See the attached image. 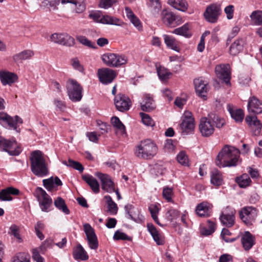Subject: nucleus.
I'll return each instance as SVG.
<instances>
[{
    "label": "nucleus",
    "instance_id": "nucleus-1",
    "mask_svg": "<svg viewBox=\"0 0 262 262\" xmlns=\"http://www.w3.org/2000/svg\"><path fill=\"white\" fill-rule=\"evenodd\" d=\"M240 151L235 147L226 145L219 152L215 163L220 167L236 166L240 161Z\"/></svg>",
    "mask_w": 262,
    "mask_h": 262
},
{
    "label": "nucleus",
    "instance_id": "nucleus-2",
    "mask_svg": "<svg viewBox=\"0 0 262 262\" xmlns=\"http://www.w3.org/2000/svg\"><path fill=\"white\" fill-rule=\"evenodd\" d=\"M30 160L31 170L34 175L38 177H43L48 174V164L41 151L36 150L32 151Z\"/></svg>",
    "mask_w": 262,
    "mask_h": 262
},
{
    "label": "nucleus",
    "instance_id": "nucleus-3",
    "mask_svg": "<svg viewBox=\"0 0 262 262\" xmlns=\"http://www.w3.org/2000/svg\"><path fill=\"white\" fill-rule=\"evenodd\" d=\"M158 147L156 144L150 139L141 141L137 146L135 154L136 157L143 159H151L156 154Z\"/></svg>",
    "mask_w": 262,
    "mask_h": 262
},
{
    "label": "nucleus",
    "instance_id": "nucleus-4",
    "mask_svg": "<svg viewBox=\"0 0 262 262\" xmlns=\"http://www.w3.org/2000/svg\"><path fill=\"white\" fill-rule=\"evenodd\" d=\"M69 98L74 102L79 101L82 97V87L75 80L69 79L67 85Z\"/></svg>",
    "mask_w": 262,
    "mask_h": 262
},
{
    "label": "nucleus",
    "instance_id": "nucleus-5",
    "mask_svg": "<svg viewBox=\"0 0 262 262\" xmlns=\"http://www.w3.org/2000/svg\"><path fill=\"white\" fill-rule=\"evenodd\" d=\"M102 60L107 66L113 67H120L126 64L127 61L125 55L110 53L103 54Z\"/></svg>",
    "mask_w": 262,
    "mask_h": 262
},
{
    "label": "nucleus",
    "instance_id": "nucleus-6",
    "mask_svg": "<svg viewBox=\"0 0 262 262\" xmlns=\"http://www.w3.org/2000/svg\"><path fill=\"white\" fill-rule=\"evenodd\" d=\"M34 195L39 202L41 210L42 211H48L52 203L51 198L40 187L36 188L34 192Z\"/></svg>",
    "mask_w": 262,
    "mask_h": 262
},
{
    "label": "nucleus",
    "instance_id": "nucleus-7",
    "mask_svg": "<svg viewBox=\"0 0 262 262\" xmlns=\"http://www.w3.org/2000/svg\"><path fill=\"white\" fill-rule=\"evenodd\" d=\"M221 13V5L216 3L212 4L207 7L204 13V16L208 22L215 23L217 21Z\"/></svg>",
    "mask_w": 262,
    "mask_h": 262
},
{
    "label": "nucleus",
    "instance_id": "nucleus-8",
    "mask_svg": "<svg viewBox=\"0 0 262 262\" xmlns=\"http://www.w3.org/2000/svg\"><path fill=\"white\" fill-rule=\"evenodd\" d=\"M255 208L248 206L243 208L239 212L241 220L247 225H251L257 216Z\"/></svg>",
    "mask_w": 262,
    "mask_h": 262
},
{
    "label": "nucleus",
    "instance_id": "nucleus-9",
    "mask_svg": "<svg viewBox=\"0 0 262 262\" xmlns=\"http://www.w3.org/2000/svg\"><path fill=\"white\" fill-rule=\"evenodd\" d=\"M0 150L7 151L11 156H17L20 152L15 141L5 139H0Z\"/></svg>",
    "mask_w": 262,
    "mask_h": 262
},
{
    "label": "nucleus",
    "instance_id": "nucleus-10",
    "mask_svg": "<svg viewBox=\"0 0 262 262\" xmlns=\"http://www.w3.org/2000/svg\"><path fill=\"white\" fill-rule=\"evenodd\" d=\"M215 72L216 76L226 84H230V67L228 64H219L215 67Z\"/></svg>",
    "mask_w": 262,
    "mask_h": 262
},
{
    "label": "nucleus",
    "instance_id": "nucleus-11",
    "mask_svg": "<svg viewBox=\"0 0 262 262\" xmlns=\"http://www.w3.org/2000/svg\"><path fill=\"white\" fill-rule=\"evenodd\" d=\"M50 39L55 43L68 47L73 46L75 43L74 38L67 34L54 33L50 36Z\"/></svg>",
    "mask_w": 262,
    "mask_h": 262
},
{
    "label": "nucleus",
    "instance_id": "nucleus-12",
    "mask_svg": "<svg viewBox=\"0 0 262 262\" xmlns=\"http://www.w3.org/2000/svg\"><path fill=\"white\" fill-rule=\"evenodd\" d=\"M180 125L182 132L186 134L193 130L195 127L194 119L190 112L186 111L184 113L182 122Z\"/></svg>",
    "mask_w": 262,
    "mask_h": 262
},
{
    "label": "nucleus",
    "instance_id": "nucleus-13",
    "mask_svg": "<svg viewBox=\"0 0 262 262\" xmlns=\"http://www.w3.org/2000/svg\"><path fill=\"white\" fill-rule=\"evenodd\" d=\"M114 103L117 110L122 112L128 111L132 105L130 99L123 94H119L115 97Z\"/></svg>",
    "mask_w": 262,
    "mask_h": 262
},
{
    "label": "nucleus",
    "instance_id": "nucleus-14",
    "mask_svg": "<svg viewBox=\"0 0 262 262\" xmlns=\"http://www.w3.org/2000/svg\"><path fill=\"white\" fill-rule=\"evenodd\" d=\"M83 228L90 248L96 250L98 247V242L94 229L88 223L83 225Z\"/></svg>",
    "mask_w": 262,
    "mask_h": 262
},
{
    "label": "nucleus",
    "instance_id": "nucleus-15",
    "mask_svg": "<svg viewBox=\"0 0 262 262\" xmlns=\"http://www.w3.org/2000/svg\"><path fill=\"white\" fill-rule=\"evenodd\" d=\"M95 175L100 180L103 190L110 193L115 191L114 183L108 174L97 172Z\"/></svg>",
    "mask_w": 262,
    "mask_h": 262
},
{
    "label": "nucleus",
    "instance_id": "nucleus-16",
    "mask_svg": "<svg viewBox=\"0 0 262 262\" xmlns=\"http://www.w3.org/2000/svg\"><path fill=\"white\" fill-rule=\"evenodd\" d=\"M199 129L204 137H209L211 135L214 131L213 126L211 124V121L208 117H204L200 120Z\"/></svg>",
    "mask_w": 262,
    "mask_h": 262
},
{
    "label": "nucleus",
    "instance_id": "nucleus-17",
    "mask_svg": "<svg viewBox=\"0 0 262 262\" xmlns=\"http://www.w3.org/2000/svg\"><path fill=\"white\" fill-rule=\"evenodd\" d=\"M247 107L250 113L255 115L262 113V101L256 96H253L249 98Z\"/></svg>",
    "mask_w": 262,
    "mask_h": 262
},
{
    "label": "nucleus",
    "instance_id": "nucleus-18",
    "mask_svg": "<svg viewBox=\"0 0 262 262\" xmlns=\"http://www.w3.org/2000/svg\"><path fill=\"white\" fill-rule=\"evenodd\" d=\"M230 208L226 207L221 213L220 219L221 223L225 226L230 227L234 224V211H230Z\"/></svg>",
    "mask_w": 262,
    "mask_h": 262
},
{
    "label": "nucleus",
    "instance_id": "nucleus-19",
    "mask_svg": "<svg viewBox=\"0 0 262 262\" xmlns=\"http://www.w3.org/2000/svg\"><path fill=\"white\" fill-rule=\"evenodd\" d=\"M98 75L100 82L103 84L112 82L116 76L114 71L108 68L99 69Z\"/></svg>",
    "mask_w": 262,
    "mask_h": 262
},
{
    "label": "nucleus",
    "instance_id": "nucleus-20",
    "mask_svg": "<svg viewBox=\"0 0 262 262\" xmlns=\"http://www.w3.org/2000/svg\"><path fill=\"white\" fill-rule=\"evenodd\" d=\"M245 121L251 127L253 134L254 136H258L260 133L262 124L257 119V117L256 116H247Z\"/></svg>",
    "mask_w": 262,
    "mask_h": 262
},
{
    "label": "nucleus",
    "instance_id": "nucleus-21",
    "mask_svg": "<svg viewBox=\"0 0 262 262\" xmlns=\"http://www.w3.org/2000/svg\"><path fill=\"white\" fill-rule=\"evenodd\" d=\"M17 79L18 76L14 73L6 71H0V80L3 85H11L15 83Z\"/></svg>",
    "mask_w": 262,
    "mask_h": 262
},
{
    "label": "nucleus",
    "instance_id": "nucleus-22",
    "mask_svg": "<svg viewBox=\"0 0 262 262\" xmlns=\"http://www.w3.org/2000/svg\"><path fill=\"white\" fill-rule=\"evenodd\" d=\"M241 243L245 251H249L255 244V238L249 231H245L241 237Z\"/></svg>",
    "mask_w": 262,
    "mask_h": 262
},
{
    "label": "nucleus",
    "instance_id": "nucleus-23",
    "mask_svg": "<svg viewBox=\"0 0 262 262\" xmlns=\"http://www.w3.org/2000/svg\"><path fill=\"white\" fill-rule=\"evenodd\" d=\"M82 178L91 187L94 193H98L99 192V184L93 176L89 174H85L82 176Z\"/></svg>",
    "mask_w": 262,
    "mask_h": 262
},
{
    "label": "nucleus",
    "instance_id": "nucleus-24",
    "mask_svg": "<svg viewBox=\"0 0 262 262\" xmlns=\"http://www.w3.org/2000/svg\"><path fill=\"white\" fill-rule=\"evenodd\" d=\"M19 193V190L18 189L12 187H8L2 190L0 192L1 200L3 201H11L12 200V198L10 195H18Z\"/></svg>",
    "mask_w": 262,
    "mask_h": 262
},
{
    "label": "nucleus",
    "instance_id": "nucleus-25",
    "mask_svg": "<svg viewBox=\"0 0 262 262\" xmlns=\"http://www.w3.org/2000/svg\"><path fill=\"white\" fill-rule=\"evenodd\" d=\"M194 84L196 93L202 97H206L205 94L207 93V83H205L202 79H195L194 80Z\"/></svg>",
    "mask_w": 262,
    "mask_h": 262
},
{
    "label": "nucleus",
    "instance_id": "nucleus-26",
    "mask_svg": "<svg viewBox=\"0 0 262 262\" xmlns=\"http://www.w3.org/2000/svg\"><path fill=\"white\" fill-rule=\"evenodd\" d=\"M147 227L156 244L158 245H163L164 244V238L160 235L155 226L152 224H148Z\"/></svg>",
    "mask_w": 262,
    "mask_h": 262
},
{
    "label": "nucleus",
    "instance_id": "nucleus-27",
    "mask_svg": "<svg viewBox=\"0 0 262 262\" xmlns=\"http://www.w3.org/2000/svg\"><path fill=\"white\" fill-rule=\"evenodd\" d=\"M245 41L242 38H238L232 43L230 47L229 53L231 55H236L243 49Z\"/></svg>",
    "mask_w": 262,
    "mask_h": 262
},
{
    "label": "nucleus",
    "instance_id": "nucleus-28",
    "mask_svg": "<svg viewBox=\"0 0 262 262\" xmlns=\"http://www.w3.org/2000/svg\"><path fill=\"white\" fill-rule=\"evenodd\" d=\"M162 20L166 26L170 27L175 26L173 24L176 19V17L173 13L171 12L164 10L162 12Z\"/></svg>",
    "mask_w": 262,
    "mask_h": 262
},
{
    "label": "nucleus",
    "instance_id": "nucleus-29",
    "mask_svg": "<svg viewBox=\"0 0 262 262\" xmlns=\"http://www.w3.org/2000/svg\"><path fill=\"white\" fill-rule=\"evenodd\" d=\"M73 255L74 258L77 260H86L89 258L86 252L80 244L74 249Z\"/></svg>",
    "mask_w": 262,
    "mask_h": 262
},
{
    "label": "nucleus",
    "instance_id": "nucleus-30",
    "mask_svg": "<svg viewBox=\"0 0 262 262\" xmlns=\"http://www.w3.org/2000/svg\"><path fill=\"white\" fill-rule=\"evenodd\" d=\"M163 37L164 42L168 48L178 52L180 51L178 42L174 37L166 34L163 35Z\"/></svg>",
    "mask_w": 262,
    "mask_h": 262
},
{
    "label": "nucleus",
    "instance_id": "nucleus-31",
    "mask_svg": "<svg viewBox=\"0 0 262 262\" xmlns=\"http://www.w3.org/2000/svg\"><path fill=\"white\" fill-rule=\"evenodd\" d=\"M153 99L148 95L144 96V99L141 103V110L144 112H150L155 108Z\"/></svg>",
    "mask_w": 262,
    "mask_h": 262
},
{
    "label": "nucleus",
    "instance_id": "nucleus-32",
    "mask_svg": "<svg viewBox=\"0 0 262 262\" xmlns=\"http://www.w3.org/2000/svg\"><path fill=\"white\" fill-rule=\"evenodd\" d=\"M195 212L200 217L209 216L210 212L208 203L202 202L198 204L196 207Z\"/></svg>",
    "mask_w": 262,
    "mask_h": 262
},
{
    "label": "nucleus",
    "instance_id": "nucleus-33",
    "mask_svg": "<svg viewBox=\"0 0 262 262\" xmlns=\"http://www.w3.org/2000/svg\"><path fill=\"white\" fill-rule=\"evenodd\" d=\"M168 3L175 9L185 12L187 10L188 4L184 0H168Z\"/></svg>",
    "mask_w": 262,
    "mask_h": 262
},
{
    "label": "nucleus",
    "instance_id": "nucleus-34",
    "mask_svg": "<svg viewBox=\"0 0 262 262\" xmlns=\"http://www.w3.org/2000/svg\"><path fill=\"white\" fill-rule=\"evenodd\" d=\"M33 55V52L31 50H28L23 51L18 54L14 55L13 57V58L15 62H18L23 60L29 59Z\"/></svg>",
    "mask_w": 262,
    "mask_h": 262
},
{
    "label": "nucleus",
    "instance_id": "nucleus-35",
    "mask_svg": "<svg viewBox=\"0 0 262 262\" xmlns=\"http://www.w3.org/2000/svg\"><path fill=\"white\" fill-rule=\"evenodd\" d=\"M223 179L222 174L217 169H214L211 172V182L215 186L222 185Z\"/></svg>",
    "mask_w": 262,
    "mask_h": 262
},
{
    "label": "nucleus",
    "instance_id": "nucleus-36",
    "mask_svg": "<svg viewBox=\"0 0 262 262\" xmlns=\"http://www.w3.org/2000/svg\"><path fill=\"white\" fill-rule=\"evenodd\" d=\"M228 111L229 112L231 117L236 121L241 122L244 119V113L242 110H233V108L229 107Z\"/></svg>",
    "mask_w": 262,
    "mask_h": 262
},
{
    "label": "nucleus",
    "instance_id": "nucleus-37",
    "mask_svg": "<svg viewBox=\"0 0 262 262\" xmlns=\"http://www.w3.org/2000/svg\"><path fill=\"white\" fill-rule=\"evenodd\" d=\"M251 23L254 25L260 26L262 25V11L260 10L254 11L250 16Z\"/></svg>",
    "mask_w": 262,
    "mask_h": 262
},
{
    "label": "nucleus",
    "instance_id": "nucleus-38",
    "mask_svg": "<svg viewBox=\"0 0 262 262\" xmlns=\"http://www.w3.org/2000/svg\"><path fill=\"white\" fill-rule=\"evenodd\" d=\"M208 117L210 121L214 123L217 128H221L225 124V121L224 119L214 113H210Z\"/></svg>",
    "mask_w": 262,
    "mask_h": 262
},
{
    "label": "nucleus",
    "instance_id": "nucleus-39",
    "mask_svg": "<svg viewBox=\"0 0 262 262\" xmlns=\"http://www.w3.org/2000/svg\"><path fill=\"white\" fill-rule=\"evenodd\" d=\"M54 205L59 210L62 211L63 213L66 214L70 213V210L67 207V205L65 203L64 200L61 197H58L54 201Z\"/></svg>",
    "mask_w": 262,
    "mask_h": 262
},
{
    "label": "nucleus",
    "instance_id": "nucleus-40",
    "mask_svg": "<svg viewBox=\"0 0 262 262\" xmlns=\"http://www.w3.org/2000/svg\"><path fill=\"white\" fill-rule=\"evenodd\" d=\"M111 122L114 127H116L120 134L123 135L125 133V128L123 124L117 117H113L111 119Z\"/></svg>",
    "mask_w": 262,
    "mask_h": 262
},
{
    "label": "nucleus",
    "instance_id": "nucleus-41",
    "mask_svg": "<svg viewBox=\"0 0 262 262\" xmlns=\"http://www.w3.org/2000/svg\"><path fill=\"white\" fill-rule=\"evenodd\" d=\"M47 242L45 241L43 245H41L38 248H35L32 250V258L36 262H44V259L39 254V252H42L44 248V245Z\"/></svg>",
    "mask_w": 262,
    "mask_h": 262
},
{
    "label": "nucleus",
    "instance_id": "nucleus-42",
    "mask_svg": "<svg viewBox=\"0 0 262 262\" xmlns=\"http://www.w3.org/2000/svg\"><path fill=\"white\" fill-rule=\"evenodd\" d=\"M172 33L176 34L182 35L187 37H189L191 34L189 31V27L188 24H185L181 27L175 29Z\"/></svg>",
    "mask_w": 262,
    "mask_h": 262
},
{
    "label": "nucleus",
    "instance_id": "nucleus-43",
    "mask_svg": "<svg viewBox=\"0 0 262 262\" xmlns=\"http://www.w3.org/2000/svg\"><path fill=\"white\" fill-rule=\"evenodd\" d=\"M105 198L107 201L108 211L112 214H117L118 211V207L117 204L113 201L110 196H105Z\"/></svg>",
    "mask_w": 262,
    "mask_h": 262
},
{
    "label": "nucleus",
    "instance_id": "nucleus-44",
    "mask_svg": "<svg viewBox=\"0 0 262 262\" xmlns=\"http://www.w3.org/2000/svg\"><path fill=\"white\" fill-rule=\"evenodd\" d=\"M236 181L240 187L245 188L249 185L251 180L247 174H243Z\"/></svg>",
    "mask_w": 262,
    "mask_h": 262
},
{
    "label": "nucleus",
    "instance_id": "nucleus-45",
    "mask_svg": "<svg viewBox=\"0 0 262 262\" xmlns=\"http://www.w3.org/2000/svg\"><path fill=\"white\" fill-rule=\"evenodd\" d=\"M6 121L8 123V125L10 127L13 128L14 129H17L16 124L15 122L14 119L8 115L6 114L1 115L0 116V121Z\"/></svg>",
    "mask_w": 262,
    "mask_h": 262
},
{
    "label": "nucleus",
    "instance_id": "nucleus-46",
    "mask_svg": "<svg viewBox=\"0 0 262 262\" xmlns=\"http://www.w3.org/2000/svg\"><path fill=\"white\" fill-rule=\"evenodd\" d=\"M63 163L64 165H66L69 167H71L80 172H82L84 169V167L81 163L78 162L73 161L71 159H69L68 162L66 161H64Z\"/></svg>",
    "mask_w": 262,
    "mask_h": 262
},
{
    "label": "nucleus",
    "instance_id": "nucleus-47",
    "mask_svg": "<svg viewBox=\"0 0 262 262\" xmlns=\"http://www.w3.org/2000/svg\"><path fill=\"white\" fill-rule=\"evenodd\" d=\"M101 23L113 25H118L119 19L108 15H102Z\"/></svg>",
    "mask_w": 262,
    "mask_h": 262
},
{
    "label": "nucleus",
    "instance_id": "nucleus-48",
    "mask_svg": "<svg viewBox=\"0 0 262 262\" xmlns=\"http://www.w3.org/2000/svg\"><path fill=\"white\" fill-rule=\"evenodd\" d=\"M9 234L15 237L18 242H23V239L20 236L19 231V227L16 225H12L9 228Z\"/></svg>",
    "mask_w": 262,
    "mask_h": 262
},
{
    "label": "nucleus",
    "instance_id": "nucleus-49",
    "mask_svg": "<svg viewBox=\"0 0 262 262\" xmlns=\"http://www.w3.org/2000/svg\"><path fill=\"white\" fill-rule=\"evenodd\" d=\"M135 207L133 205L131 204H127L125 205L124 209L126 214V217L127 219H131L134 221L137 222V219L135 218L134 216V213L133 212V210Z\"/></svg>",
    "mask_w": 262,
    "mask_h": 262
},
{
    "label": "nucleus",
    "instance_id": "nucleus-50",
    "mask_svg": "<svg viewBox=\"0 0 262 262\" xmlns=\"http://www.w3.org/2000/svg\"><path fill=\"white\" fill-rule=\"evenodd\" d=\"M157 72L159 78L161 80H165L168 78L170 73L168 72L167 70L164 67H157Z\"/></svg>",
    "mask_w": 262,
    "mask_h": 262
},
{
    "label": "nucleus",
    "instance_id": "nucleus-51",
    "mask_svg": "<svg viewBox=\"0 0 262 262\" xmlns=\"http://www.w3.org/2000/svg\"><path fill=\"white\" fill-rule=\"evenodd\" d=\"M140 115L142 118V122L145 125L151 127L155 126V123L149 115L144 113H140Z\"/></svg>",
    "mask_w": 262,
    "mask_h": 262
},
{
    "label": "nucleus",
    "instance_id": "nucleus-52",
    "mask_svg": "<svg viewBox=\"0 0 262 262\" xmlns=\"http://www.w3.org/2000/svg\"><path fill=\"white\" fill-rule=\"evenodd\" d=\"M13 262H30V256L26 253H19L14 257Z\"/></svg>",
    "mask_w": 262,
    "mask_h": 262
},
{
    "label": "nucleus",
    "instance_id": "nucleus-53",
    "mask_svg": "<svg viewBox=\"0 0 262 262\" xmlns=\"http://www.w3.org/2000/svg\"><path fill=\"white\" fill-rule=\"evenodd\" d=\"M77 40L81 44L91 48H95V44L89 40L86 37L79 36L77 37Z\"/></svg>",
    "mask_w": 262,
    "mask_h": 262
},
{
    "label": "nucleus",
    "instance_id": "nucleus-54",
    "mask_svg": "<svg viewBox=\"0 0 262 262\" xmlns=\"http://www.w3.org/2000/svg\"><path fill=\"white\" fill-rule=\"evenodd\" d=\"M173 194V190L172 188L168 187H165L163 189V196L168 202H170L172 201L171 195Z\"/></svg>",
    "mask_w": 262,
    "mask_h": 262
},
{
    "label": "nucleus",
    "instance_id": "nucleus-55",
    "mask_svg": "<svg viewBox=\"0 0 262 262\" xmlns=\"http://www.w3.org/2000/svg\"><path fill=\"white\" fill-rule=\"evenodd\" d=\"M177 160L181 164L187 166L188 164V159L184 151L180 152L177 156Z\"/></svg>",
    "mask_w": 262,
    "mask_h": 262
},
{
    "label": "nucleus",
    "instance_id": "nucleus-56",
    "mask_svg": "<svg viewBox=\"0 0 262 262\" xmlns=\"http://www.w3.org/2000/svg\"><path fill=\"white\" fill-rule=\"evenodd\" d=\"M117 2V0H100L99 6L100 8L107 9Z\"/></svg>",
    "mask_w": 262,
    "mask_h": 262
},
{
    "label": "nucleus",
    "instance_id": "nucleus-57",
    "mask_svg": "<svg viewBox=\"0 0 262 262\" xmlns=\"http://www.w3.org/2000/svg\"><path fill=\"white\" fill-rule=\"evenodd\" d=\"M44 187L48 190L52 191L54 188V179L52 177L49 179H44L42 181Z\"/></svg>",
    "mask_w": 262,
    "mask_h": 262
},
{
    "label": "nucleus",
    "instance_id": "nucleus-58",
    "mask_svg": "<svg viewBox=\"0 0 262 262\" xmlns=\"http://www.w3.org/2000/svg\"><path fill=\"white\" fill-rule=\"evenodd\" d=\"M149 6L150 7L152 11L159 12L161 8V4L159 0H149Z\"/></svg>",
    "mask_w": 262,
    "mask_h": 262
},
{
    "label": "nucleus",
    "instance_id": "nucleus-59",
    "mask_svg": "<svg viewBox=\"0 0 262 262\" xmlns=\"http://www.w3.org/2000/svg\"><path fill=\"white\" fill-rule=\"evenodd\" d=\"M60 0H44L42 3L48 8L53 10L57 9V6L59 4Z\"/></svg>",
    "mask_w": 262,
    "mask_h": 262
},
{
    "label": "nucleus",
    "instance_id": "nucleus-60",
    "mask_svg": "<svg viewBox=\"0 0 262 262\" xmlns=\"http://www.w3.org/2000/svg\"><path fill=\"white\" fill-rule=\"evenodd\" d=\"M225 13L226 14L228 19H231L233 17L234 12V7L232 5H229L225 7L224 9Z\"/></svg>",
    "mask_w": 262,
    "mask_h": 262
},
{
    "label": "nucleus",
    "instance_id": "nucleus-61",
    "mask_svg": "<svg viewBox=\"0 0 262 262\" xmlns=\"http://www.w3.org/2000/svg\"><path fill=\"white\" fill-rule=\"evenodd\" d=\"M113 238L115 240H130V237H128L125 233L116 231L114 235Z\"/></svg>",
    "mask_w": 262,
    "mask_h": 262
},
{
    "label": "nucleus",
    "instance_id": "nucleus-62",
    "mask_svg": "<svg viewBox=\"0 0 262 262\" xmlns=\"http://www.w3.org/2000/svg\"><path fill=\"white\" fill-rule=\"evenodd\" d=\"M166 214L167 219L169 221H172L173 219H177L179 216L180 212L177 210L171 209L168 210Z\"/></svg>",
    "mask_w": 262,
    "mask_h": 262
},
{
    "label": "nucleus",
    "instance_id": "nucleus-63",
    "mask_svg": "<svg viewBox=\"0 0 262 262\" xmlns=\"http://www.w3.org/2000/svg\"><path fill=\"white\" fill-rule=\"evenodd\" d=\"M71 64L73 68L79 71L80 72H82L84 70L83 67L80 64L79 61L76 58H73L71 59Z\"/></svg>",
    "mask_w": 262,
    "mask_h": 262
},
{
    "label": "nucleus",
    "instance_id": "nucleus-64",
    "mask_svg": "<svg viewBox=\"0 0 262 262\" xmlns=\"http://www.w3.org/2000/svg\"><path fill=\"white\" fill-rule=\"evenodd\" d=\"M129 20L134 26L138 29V30L140 31L142 30V26L141 21L136 15L133 17L130 18Z\"/></svg>",
    "mask_w": 262,
    "mask_h": 262
}]
</instances>
